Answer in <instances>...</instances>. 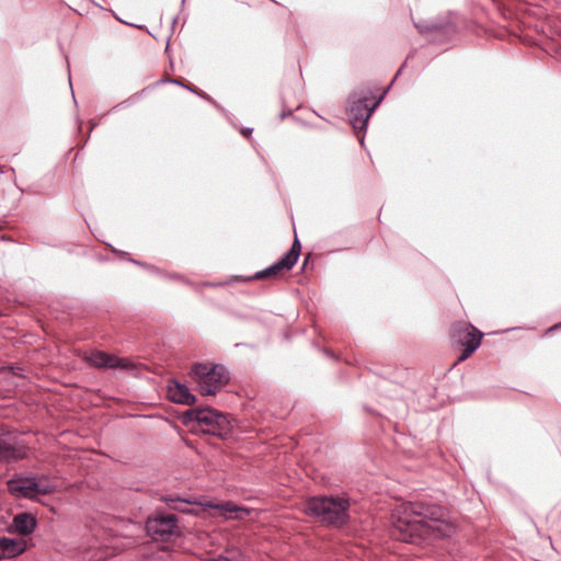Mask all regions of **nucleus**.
<instances>
[{
  "label": "nucleus",
  "instance_id": "1",
  "mask_svg": "<svg viewBox=\"0 0 561 561\" xmlns=\"http://www.w3.org/2000/svg\"><path fill=\"white\" fill-rule=\"evenodd\" d=\"M391 519L392 536L404 542L421 543L423 540L450 537L455 530L448 522L446 508L420 501L398 504Z\"/></svg>",
  "mask_w": 561,
  "mask_h": 561
},
{
  "label": "nucleus",
  "instance_id": "2",
  "mask_svg": "<svg viewBox=\"0 0 561 561\" xmlns=\"http://www.w3.org/2000/svg\"><path fill=\"white\" fill-rule=\"evenodd\" d=\"M181 420L188 426L196 423V430L222 439L232 434V425L227 414L209 407L192 408L183 412Z\"/></svg>",
  "mask_w": 561,
  "mask_h": 561
},
{
  "label": "nucleus",
  "instance_id": "3",
  "mask_svg": "<svg viewBox=\"0 0 561 561\" xmlns=\"http://www.w3.org/2000/svg\"><path fill=\"white\" fill-rule=\"evenodd\" d=\"M387 90L379 95V98L369 104L373 99V92L369 89H358L354 91L348 98L347 116L348 121L355 130L357 138L362 146H364V134L367 123L371 114L382 101Z\"/></svg>",
  "mask_w": 561,
  "mask_h": 561
},
{
  "label": "nucleus",
  "instance_id": "4",
  "mask_svg": "<svg viewBox=\"0 0 561 561\" xmlns=\"http://www.w3.org/2000/svg\"><path fill=\"white\" fill-rule=\"evenodd\" d=\"M190 375L202 396H215L230 379L227 368L221 364L195 363Z\"/></svg>",
  "mask_w": 561,
  "mask_h": 561
},
{
  "label": "nucleus",
  "instance_id": "5",
  "mask_svg": "<svg viewBox=\"0 0 561 561\" xmlns=\"http://www.w3.org/2000/svg\"><path fill=\"white\" fill-rule=\"evenodd\" d=\"M8 492L15 499L35 500L39 494L54 492L47 476L14 474L7 481Z\"/></svg>",
  "mask_w": 561,
  "mask_h": 561
},
{
  "label": "nucleus",
  "instance_id": "6",
  "mask_svg": "<svg viewBox=\"0 0 561 561\" xmlns=\"http://www.w3.org/2000/svg\"><path fill=\"white\" fill-rule=\"evenodd\" d=\"M350 501L345 496H318V522L341 527L350 520Z\"/></svg>",
  "mask_w": 561,
  "mask_h": 561
},
{
  "label": "nucleus",
  "instance_id": "7",
  "mask_svg": "<svg viewBox=\"0 0 561 561\" xmlns=\"http://www.w3.org/2000/svg\"><path fill=\"white\" fill-rule=\"evenodd\" d=\"M146 530L148 536L156 541H169L179 534L178 517L173 513L156 512L154 515L148 517Z\"/></svg>",
  "mask_w": 561,
  "mask_h": 561
},
{
  "label": "nucleus",
  "instance_id": "8",
  "mask_svg": "<svg viewBox=\"0 0 561 561\" xmlns=\"http://www.w3.org/2000/svg\"><path fill=\"white\" fill-rule=\"evenodd\" d=\"M450 336L455 343L465 346L459 357L465 360L480 346L483 334L474 327L459 322L451 327Z\"/></svg>",
  "mask_w": 561,
  "mask_h": 561
},
{
  "label": "nucleus",
  "instance_id": "9",
  "mask_svg": "<svg viewBox=\"0 0 561 561\" xmlns=\"http://www.w3.org/2000/svg\"><path fill=\"white\" fill-rule=\"evenodd\" d=\"M26 456L27 450L19 437L0 427V461L10 463L24 459Z\"/></svg>",
  "mask_w": 561,
  "mask_h": 561
},
{
  "label": "nucleus",
  "instance_id": "10",
  "mask_svg": "<svg viewBox=\"0 0 561 561\" xmlns=\"http://www.w3.org/2000/svg\"><path fill=\"white\" fill-rule=\"evenodd\" d=\"M301 250V244L295 237L290 249L274 264L255 273V279H263L271 276H277L285 271H289L297 263Z\"/></svg>",
  "mask_w": 561,
  "mask_h": 561
},
{
  "label": "nucleus",
  "instance_id": "11",
  "mask_svg": "<svg viewBox=\"0 0 561 561\" xmlns=\"http://www.w3.org/2000/svg\"><path fill=\"white\" fill-rule=\"evenodd\" d=\"M83 360L99 369L131 370L135 368L134 363L127 358H121L100 350L84 354Z\"/></svg>",
  "mask_w": 561,
  "mask_h": 561
},
{
  "label": "nucleus",
  "instance_id": "12",
  "mask_svg": "<svg viewBox=\"0 0 561 561\" xmlns=\"http://www.w3.org/2000/svg\"><path fill=\"white\" fill-rule=\"evenodd\" d=\"M168 398L179 404L192 405L196 401V397L191 393L187 386L172 380L168 387Z\"/></svg>",
  "mask_w": 561,
  "mask_h": 561
},
{
  "label": "nucleus",
  "instance_id": "13",
  "mask_svg": "<svg viewBox=\"0 0 561 561\" xmlns=\"http://www.w3.org/2000/svg\"><path fill=\"white\" fill-rule=\"evenodd\" d=\"M37 526L36 517L31 513H20L13 517L11 528L21 536L31 535Z\"/></svg>",
  "mask_w": 561,
  "mask_h": 561
},
{
  "label": "nucleus",
  "instance_id": "14",
  "mask_svg": "<svg viewBox=\"0 0 561 561\" xmlns=\"http://www.w3.org/2000/svg\"><path fill=\"white\" fill-rule=\"evenodd\" d=\"M26 549L24 541L8 537H0V559L13 558L23 553Z\"/></svg>",
  "mask_w": 561,
  "mask_h": 561
},
{
  "label": "nucleus",
  "instance_id": "15",
  "mask_svg": "<svg viewBox=\"0 0 561 561\" xmlns=\"http://www.w3.org/2000/svg\"><path fill=\"white\" fill-rule=\"evenodd\" d=\"M164 501L168 504V506L172 510H176V511H180L183 513H190V514L193 512L192 510L186 508V505L190 504V502L187 500H184L181 497L168 496V497H164Z\"/></svg>",
  "mask_w": 561,
  "mask_h": 561
},
{
  "label": "nucleus",
  "instance_id": "16",
  "mask_svg": "<svg viewBox=\"0 0 561 561\" xmlns=\"http://www.w3.org/2000/svg\"><path fill=\"white\" fill-rule=\"evenodd\" d=\"M208 561H243V556L239 550H227L225 554H219Z\"/></svg>",
  "mask_w": 561,
  "mask_h": 561
},
{
  "label": "nucleus",
  "instance_id": "17",
  "mask_svg": "<svg viewBox=\"0 0 561 561\" xmlns=\"http://www.w3.org/2000/svg\"><path fill=\"white\" fill-rule=\"evenodd\" d=\"M130 261L133 263L137 264V265H141V266L146 267L151 273L161 274V271L158 267L153 266V265H148V264L141 263V262H139L137 260H134V259H131Z\"/></svg>",
  "mask_w": 561,
  "mask_h": 561
},
{
  "label": "nucleus",
  "instance_id": "18",
  "mask_svg": "<svg viewBox=\"0 0 561 561\" xmlns=\"http://www.w3.org/2000/svg\"><path fill=\"white\" fill-rule=\"evenodd\" d=\"M307 512L310 515H316V497L312 496L309 499L307 504Z\"/></svg>",
  "mask_w": 561,
  "mask_h": 561
},
{
  "label": "nucleus",
  "instance_id": "19",
  "mask_svg": "<svg viewBox=\"0 0 561 561\" xmlns=\"http://www.w3.org/2000/svg\"><path fill=\"white\" fill-rule=\"evenodd\" d=\"M186 89H188L191 92L202 96V98H205L207 100H209V96L206 95L203 91H199L198 89H196L195 87H187Z\"/></svg>",
  "mask_w": 561,
  "mask_h": 561
},
{
  "label": "nucleus",
  "instance_id": "20",
  "mask_svg": "<svg viewBox=\"0 0 561 561\" xmlns=\"http://www.w3.org/2000/svg\"><path fill=\"white\" fill-rule=\"evenodd\" d=\"M170 278H173V279H179L181 282H184L186 284H191L188 280H186L183 276L179 275V274H172V275H168Z\"/></svg>",
  "mask_w": 561,
  "mask_h": 561
},
{
  "label": "nucleus",
  "instance_id": "21",
  "mask_svg": "<svg viewBox=\"0 0 561 561\" xmlns=\"http://www.w3.org/2000/svg\"><path fill=\"white\" fill-rule=\"evenodd\" d=\"M253 131V128L251 127H244L242 130H241V134L244 136V137H248L252 134Z\"/></svg>",
  "mask_w": 561,
  "mask_h": 561
},
{
  "label": "nucleus",
  "instance_id": "22",
  "mask_svg": "<svg viewBox=\"0 0 561 561\" xmlns=\"http://www.w3.org/2000/svg\"><path fill=\"white\" fill-rule=\"evenodd\" d=\"M168 82L170 83H173V84H178V85H181L183 88H187V85H185L183 82H181L179 79H169Z\"/></svg>",
  "mask_w": 561,
  "mask_h": 561
},
{
  "label": "nucleus",
  "instance_id": "23",
  "mask_svg": "<svg viewBox=\"0 0 561 561\" xmlns=\"http://www.w3.org/2000/svg\"><path fill=\"white\" fill-rule=\"evenodd\" d=\"M293 119L296 121L297 123L301 124L302 126H309V124H307L304 119H301L299 116L297 115H294L293 116Z\"/></svg>",
  "mask_w": 561,
  "mask_h": 561
},
{
  "label": "nucleus",
  "instance_id": "24",
  "mask_svg": "<svg viewBox=\"0 0 561 561\" xmlns=\"http://www.w3.org/2000/svg\"><path fill=\"white\" fill-rule=\"evenodd\" d=\"M225 510L228 512H236L238 508L236 506H231L230 504H226Z\"/></svg>",
  "mask_w": 561,
  "mask_h": 561
},
{
  "label": "nucleus",
  "instance_id": "25",
  "mask_svg": "<svg viewBox=\"0 0 561 561\" xmlns=\"http://www.w3.org/2000/svg\"><path fill=\"white\" fill-rule=\"evenodd\" d=\"M290 114H291V112H290V111H288V112L283 111V112L279 114V118H280V119H284L286 116H288V115H290Z\"/></svg>",
  "mask_w": 561,
  "mask_h": 561
},
{
  "label": "nucleus",
  "instance_id": "26",
  "mask_svg": "<svg viewBox=\"0 0 561 561\" xmlns=\"http://www.w3.org/2000/svg\"><path fill=\"white\" fill-rule=\"evenodd\" d=\"M415 27L420 28L421 32H425V31H428L430 28L428 27H425L423 28L421 25L419 24H415Z\"/></svg>",
  "mask_w": 561,
  "mask_h": 561
},
{
  "label": "nucleus",
  "instance_id": "27",
  "mask_svg": "<svg viewBox=\"0 0 561 561\" xmlns=\"http://www.w3.org/2000/svg\"><path fill=\"white\" fill-rule=\"evenodd\" d=\"M309 259H310V254L305 259L304 266H306V265H307V263H308Z\"/></svg>",
  "mask_w": 561,
  "mask_h": 561
},
{
  "label": "nucleus",
  "instance_id": "28",
  "mask_svg": "<svg viewBox=\"0 0 561 561\" xmlns=\"http://www.w3.org/2000/svg\"><path fill=\"white\" fill-rule=\"evenodd\" d=\"M323 353L329 356L328 350H323Z\"/></svg>",
  "mask_w": 561,
  "mask_h": 561
},
{
  "label": "nucleus",
  "instance_id": "29",
  "mask_svg": "<svg viewBox=\"0 0 561 561\" xmlns=\"http://www.w3.org/2000/svg\"><path fill=\"white\" fill-rule=\"evenodd\" d=\"M557 328H558V325L551 327L550 331H552V330H554Z\"/></svg>",
  "mask_w": 561,
  "mask_h": 561
}]
</instances>
